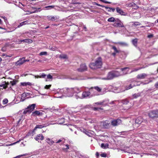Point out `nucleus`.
Returning a JSON list of instances; mask_svg holds the SVG:
<instances>
[{
    "label": "nucleus",
    "mask_w": 158,
    "mask_h": 158,
    "mask_svg": "<svg viewBox=\"0 0 158 158\" xmlns=\"http://www.w3.org/2000/svg\"><path fill=\"white\" fill-rule=\"evenodd\" d=\"M121 70L122 71H123V73H120L117 71L110 72L108 73L106 77L102 78V79L106 80H110L112 79L115 77L126 74L127 73L128 68L126 67L124 68H122L121 69Z\"/></svg>",
    "instance_id": "1"
},
{
    "label": "nucleus",
    "mask_w": 158,
    "mask_h": 158,
    "mask_svg": "<svg viewBox=\"0 0 158 158\" xmlns=\"http://www.w3.org/2000/svg\"><path fill=\"white\" fill-rule=\"evenodd\" d=\"M81 89L77 87L72 88H65L60 89V92L65 94L66 96L71 97L74 94L75 95L79 94L81 92Z\"/></svg>",
    "instance_id": "2"
},
{
    "label": "nucleus",
    "mask_w": 158,
    "mask_h": 158,
    "mask_svg": "<svg viewBox=\"0 0 158 158\" xmlns=\"http://www.w3.org/2000/svg\"><path fill=\"white\" fill-rule=\"evenodd\" d=\"M102 65V59L101 58H98L95 63H92L89 65L90 68L92 69H95L101 68Z\"/></svg>",
    "instance_id": "3"
},
{
    "label": "nucleus",
    "mask_w": 158,
    "mask_h": 158,
    "mask_svg": "<svg viewBox=\"0 0 158 158\" xmlns=\"http://www.w3.org/2000/svg\"><path fill=\"white\" fill-rule=\"evenodd\" d=\"M35 106V104H33L31 105H29L24 110L23 114H25L27 113H31L33 110Z\"/></svg>",
    "instance_id": "4"
},
{
    "label": "nucleus",
    "mask_w": 158,
    "mask_h": 158,
    "mask_svg": "<svg viewBox=\"0 0 158 158\" xmlns=\"http://www.w3.org/2000/svg\"><path fill=\"white\" fill-rule=\"evenodd\" d=\"M90 95V93L89 91H85L83 92L81 96L79 95L78 94L75 95V98L77 99L78 98H83L89 97Z\"/></svg>",
    "instance_id": "5"
},
{
    "label": "nucleus",
    "mask_w": 158,
    "mask_h": 158,
    "mask_svg": "<svg viewBox=\"0 0 158 158\" xmlns=\"http://www.w3.org/2000/svg\"><path fill=\"white\" fill-rule=\"evenodd\" d=\"M19 112L16 115V119L17 120V124H19L21 123L24 118V116Z\"/></svg>",
    "instance_id": "6"
},
{
    "label": "nucleus",
    "mask_w": 158,
    "mask_h": 158,
    "mask_svg": "<svg viewBox=\"0 0 158 158\" xmlns=\"http://www.w3.org/2000/svg\"><path fill=\"white\" fill-rule=\"evenodd\" d=\"M149 117L152 118L158 117V110H153L150 111L148 113Z\"/></svg>",
    "instance_id": "7"
},
{
    "label": "nucleus",
    "mask_w": 158,
    "mask_h": 158,
    "mask_svg": "<svg viewBox=\"0 0 158 158\" xmlns=\"http://www.w3.org/2000/svg\"><path fill=\"white\" fill-rule=\"evenodd\" d=\"M121 123V120L119 119H118L112 121L111 122V124L113 126H116L120 124Z\"/></svg>",
    "instance_id": "8"
},
{
    "label": "nucleus",
    "mask_w": 158,
    "mask_h": 158,
    "mask_svg": "<svg viewBox=\"0 0 158 158\" xmlns=\"http://www.w3.org/2000/svg\"><path fill=\"white\" fill-rule=\"evenodd\" d=\"M114 26L117 27H124V26L123 25V23L120 20L118 19H117V21L114 23Z\"/></svg>",
    "instance_id": "9"
},
{
    "label": "nucleus",
    "mask_w": 158,
    "mask_h": 158,
    "mask_svg": "<svg viewBox=\"0 0 158 158\" xmlns=\"http://www.w3.org/2000/svg\"><path fill=\"white\" fill-rule=\"evenodd\" d=\"M102 123V124L103 127L105 128H108L110 125V122L108 120H106L104 122H103Z\"/></svg>",
    "instance_id": "10"
},
{
    "label": "nucleus",
    "mask_w": 158,
    "mask_h": 158,
    "mask_svg": "<svg viewBox=\"0 0 158 158\" xmlns=\"http://www.w3.org/2000/svg\"><path fill=\"white\" fill-rule=\"evenodd\" d=\"M87 68L86 65L85 64H81L80 65V68L77 69L79 72H82L87 70Z\"/></svg>",
    "instance_id": "11"
},
{
    "label": "nucleus",
    "mask_w": 158,
    "mask_h": 158,
    "mask_svg": "<svg viewBox=\"0 0 158 158\" xmlns=\"http://www.w3.org/2000/svg\"><path fill=\"white\" fill-rule=\"evenodd\" d=\"M148 76V75L145 73L140 74L137 76V78L138 79H143Z\"/></svg>",
    "instance_id": "12"
},
{
    "label": "nucleus",
    "mask_w": 158,
    "mask_h": 158,
    "mask_svg": "<svg viewBox=\"0 0 158 158\" xmlns=\"http://www.w3.org/2000/svg\"><path fill=\"white\" fill-rule=\"evenodd\" d=\"M26 62L24 58L20 59L19 60L15 63V65H20L22 64L24 62Z\"/></svg>",
    "instance_id": "13"
},
{
    "label": "nucleus",
    "mask_w": 158,
    "mask_h": 158,
    "mask_svg": "<svg viewBox=\"0 0 158 158\" xmlns=\"http://www.w3.org/2000/svg\"><path fill=\"white\" fill-rule=\"evenodd\" d=\"M35 139L36 141H38L40 139L42 140L44 139V136L42 134H38L35 138Z\"/></svg>",
    "instance_id": "14"
},
{
    "label": "nucleus",
    "mask_w": 158,
    "mask_h": 158,
    "mask_svg": "<svg viewBox=\"0 0 158 158\" xmlns=\"http://www.w3.org/2000/svg\"><path fill=\"white\" fill-rule=\"evenodd\" d=\"M42 115V114L39 111H36L33 112L31 115L33 116H40Z\"/></svg>",
    "instance_id": "15"
},
{
    "label": "nucleus",
    "mask_w": 158,
    "mask_h": 158,
    "mask_svg": "<svg viewBox=\"0 0 158 158\" xmlns=\"http://www.w3.org/2000/svg\"><path fill=\"white\" fill-rule=\"evenodd\" d=\"M84 132L86 135L89 136H92L94 135V132L93 131H87L85 130Z\"/></svg>",
    "instance_id": "16"
},
{
    "label": "nucleus",
    "mask_w": 158,
    "mask_h": 158,
    "mask_svg": "<svg viewBox=\"0 0 158 158\" xmlns=\"http://www.w3.org/2000/svg\"><path fill=\"white\" fill-rule=\"evenodd\" d=\"M143 121V119L141 117H138L135 120V122L136 123L140 124Z\"/></svg>",
    "instance_id": "17"
},
{
    "label": "nucleus",
    "mask_w": 158,
    "mask_h": 158,
    "mask_svg": "<svg viewBox=\"0 0 158 158\" xmlns=\"http://www.w3.org/2000/svg\"><path fill=\"white\" fill-rule=\"evenodd\" d=\"M137 83H139V82H136V81H135L134 83H135V84H133V82H132V83L130 85V86H129V87H128L127 88V89H130L131 88H132L134 86H136V85H139V84H137Z\"/></svg>",
    "instance_id": "18"
},
{
    "label": "nucleus",
    "mask_w": 158,
    "mask_h": 158,
    "mask_svg": "<svg viewBox=\"0 0 158 158\" xmlns=\"http://www.w3.org/2000/svg\"><path fill=\"white\" fill-rule=\"evenodd\" d=\"M46 141L50 146L52 145L54 143L52 139L49 138H46Z\"/></svg>",
    "instance_id": "19"
},
{
    "label": "nucleus",
    "mask_w": 158,
    "mask_h": 158,
    "mask_svg": "<svg viewBox=\"0 0 158 158\" xmlns=\"http://www.w3.org/2000/svg\"><path fill=\"white\" fill-rule=\"evenodd\" d=\"M116 11L117 12L120 14L121 15H124V12L121 9H120L119 7H117L116 9Z\"/></svg>",
    "instance_id": "20"
},
{
    "label": "nucleus",
    "mask_w": 158,
    "mask_h": 158,
    "mask_svg": "<svg viewBox=\"0 0 158 158\" xmlns=\"http://www.w3.org/2000/svg\"><path fill=\"white\" fill-rule=\"evenodd\" d=\"M46 126L45 125H37L36 126L34 129L33 130V132L35 131L37 128H41L44 127H46Z\"/></svg>",
    "instance_id": "21"
},
{
    "label": "nucleus",
    "mask_w": 158,
    "mask_h": 158,
    "mask_svg": "<svg viewBox=\"0 0 158 158\" xmlns=\"http://www.w3.org/2000/svg\"><path fill=\"white\" fill-rule=\"evenodd\" d=\"M21 85L23 86H27V85L31 86V83L29 82H21Z\"/></svg>",
    "instance_id": "22"
},
{
    "label": "nucleus",
    "mask_w": 158,
    "mask_h": 158,
    "mask_svg": "<svg viewBox=\"0 0 158 158\" xmlns=\"http://www.w3.org/2000/svg\"><path fill=\"white\" fill-rule=\"evenodd\" d=\"M28 22V20H26L24 21H23L20 23V24L18 26V27H20L23 26V25H25L27 24V23Z\"/></svg>",
    "instance_id": "23"
},
{
    "label": "nucleus",
    "mask_w": 158,
    "mask_h": 158,
    "mask_svg": "<svg viewBox=\"0 0 158 158\" xmlns=\"http://www.w3.org/2000/svg\"><path fill=\"white\" fill-rule=\"evenodd\" d=\"M46 76V75L44 73H42L41 75H40V76H35V77L37 78H44Z\"/></svg>",
    "instance_id": "24"
},
{
    "label": "nucleus",
    "mask_w": 158,
    "mask_h": 158,
    "mask_svg": "<svg viewBox=\"0 0 158 158\" xmlns=\"http://www.w3.org/2000/svg\"><path fill=\"white\" fill-rule=\"evenodd\" d=\"M109 144L108 143H102L101 144V147L104 148H108Z\"/></svg>",
    "instance_id": "25"
},
{
    "label": "nucleus",
    "mask_w": 158,
    "mask_h": 158,
    "mask_svg": "<svg viewBox=\"0 0 158 158\" xmlns=\"http://www.w3.org/2000/svg\"><path fill=\"white\" fill-rule=\"evenodd\" d=\"M47 78L48 79H46L45 80L46 81H49L51 80L52 79V77L50 74H48L47 76Z\"/></svg>",
    "instance_id": "26"
},
{
    "label": "nucleus",
    "mask_w": 158,
    "mask_h": 158,
    "mask_svg": "<svg viewBox=\"0 0 158 158\" xmlns=\"http://www.w3.org/2000/svg\"><path fill=\"white\" fill-rule=\"evenodd\" d=\"M118 44L123 46H128V44L127 43L125 42H118Z\"/></svg>",
    "instance_id": "27"
},
{
    "label": "nucleus",
    "mask_w": 158,
    "mask_h": 158,
    "mask_svg": "<svg viewBox=\"0 0 158 158\" xmlns=\"http://www.w3.org/2000/svg\"><path fill=\"white\" fill-rule=\"evenodd\" d=\"M108 22H112L115 21V19L114 17H112L109 18L107 20Z\"/></svg>",
    "instance_id": "28"
},
{
    "label": "nucleus",
    "mask_w": 158,
    "mask_h": 158,
    "mask_svg": "<svg viewBox=\"0 0 158 158\" xmlns=\"http://www.w3.org/2000/svg\"><path fill=\"white\" fill-rule=\"evenodd\" d=\"M21 42H25L28 43H31L32 42V41L31 40L29 39H26L24 40H23L21 41Z\"/></svg>",
    "instance_id": "29"
},
{
    "label": "nucleus",
    "mask_w": 158,
    "mask_h": 158,
    "mask_svg": "<svg viewBox=\"0 0 158 158\" xmlns=\"http://www.w3.org/2000/svg\"><path fill=\"white\" fill-rule=\"evenodd\" d=\"M92 89H94L98 92H100L101 90V89L98 86H95L94 87H92Z\"/></svg>",
    "instance_id": "30"
},
{
    "label": "nucleus",
    "mask_w": 158,
    "mask_h": 158,
    "mask_svg": "<svg viewBox=\"0 0 158 158\" xmlns=\"http://www.w3.org/2000/svg\"><path fill=\"white\" fill-rule=\"evenodd\" d=\"M132 43L133 45L136 46H137V39H135L132 40Z\"/></svg>",
    "instance_id": "31"
},
{
    "label": "nucleus",
    "mask_w": 158,
    "mask_h": 158,
    "mask_svg": "<svg viewBox=\"0 0 158 158\" xmlns=\"http://www.w3.org/2000/svg\"><path fill=\"white\" fill-rule=\"evenodd\" d=\"M48 48L52 51H54L56 50L57 48L55 47H53L52 46H49Z\"/></svg>",
    "instance_id": "32"
},
{
    "label": "nucleus",
    "mask_w": 158,
    "mask_h": 158,
    "mask_svg": "<svg viewBox=\"0 0 158 158\" xmlns=\"http://www.w3.org/2000/svg\"><path fill=\"white\" fill-rule=\"evenodd\" d=\"M48 19L49 20L53 21L55 20V17L53 16H50L48 17Z\"/></svg>",
    "instance_id": "33"
},
{
    "label": "nucleus",
    "mask_w": 158,
    "mask_h": 158,
    "mask_svg": "<svg viewBox=\"0 0 158 158\" xmlns=\"http://www.w3.org/2000/svg\"><path fill=\"white\" fill-rule=\"evenodd\" d=\"M27 155H28L27 154H24L21 155H20L14 158H19L21 157L24 156H27Z\"/></svg>",
    "instance_id": "34"
},
{
    "label": "nucleus",
    "mask_w": 158,
    "mask_h": 158,
    "mask_svg": "<svg viewBox=\"0 0 158 158\" xmlns=\"http://www.w3.org/2000/svg\"><path fill=\"white\" fill-rule=\"evenodd\" d=\"M2 102L3 104H6L8 102V100L7 99L5 98L3 100Z\"/></svg>",
    "instance_id": "35"
},
{
    "label": "nucleus",
    "mask_w": 158,
    "mask_h": 158,
    "mask_svg": "<svg viewBox=\"0 0 158 158\" xmlns=\"http://www.w3.org/2000/svg\"><path fill=\"white\" fill-rule=\"evenodd\" d=\"M47 54V52H41L40 53V56L46 55Z\"/></svg>",
    "instance_id": "36"
},
{
    "label": "nucleus",
    "mask_w": 158,
    "mask_h": 158,
    "mask_svg": "<svg viewBox=\"0 0 158 158\" xmlns=\"http://www.w3.org/2000/svg\"><path fill=\"white\" fill-rule=\"evenodd\" d=\"M60 57L61 58L66 59L67 58V56L65 55H61L60 56Z\"/></svg>",
    "instance_id": "37"
},
{
    "label": "nucleus",
    "mask_w": 158,
    "mask_h": 158,
    "mask_svg": "<svg viewBox=\"0 0 158 158\" xmlns=\"http://www.w3.org/2000/svg\"><path fill=\"white\" fill-rule=\"evenodd\" d=\"M122 102L124 104H127L128 103V102L127 100H124L122 101Z\"/></svg>",
    "instance_id": "38"
},
{
    "label": "nucleus",
    "mask_w": 158,
    "mask_h": 158,
    "mask_svg": "<svg viewBox=\"0 0 158 158\" xmlns=\"http://www.w3.org/2000/svg\"><path fill=\"white\" fill-rule=\"evenodd\" d=\"M55 6L53 5L52 6H46L45 7V8H53ZM50 8H48V9H49Z\"/></svg>",
    "instance_id": "39"
},
{
    "label": "nucleus",
    "mask_w": 158,
    "mask_h": 158,
    "mask_svg": "<svg viewBox=\"0 0 158 158\" xmlns=\"http://www.w3.org/2000/svg\"><path fill=\"white\" fill-rule=\"evenodd\" d=\"M112 48L116 53H118L119 52L117 50V48L113 46Z\"/></svg>",
    "instance_id": "40"
},
{
    "label": "nucleus",
    "mask_w": 158,
    "mask_h": 158,
    "mask_svg": "<svg viewBox=\"0 0 158 158\" xmlns=\"http://www.w3.org/2000/svg\"><path fill=\"white\" fill-rule=\"evenodd\" d=\"M16 81H11L10 82V83H11V85H15L16 84Z\"/></svg>",
    "instance_id": "41"
},
{
    "label": "nucleus",
    "mask_w": 158,
    "mask_h": 158,
    "mask_svg": "<svg viewBox=\"0 0 158 158\" xmlns=\"http://www.w3.org/2000/svg\"><path fill=\"white\" fill-rule=\"evenodd\" d=\"M66 147H67L66 148H63V150L64 151H67V150H68V149H69V146L68 145V144H66Z\"/></svg>",
    "instance_id": "42"
},
{
    "label": "nucleus",
    "mask_w": 158,
    "mask_h": 158,
    "mask_svg": "<svg viewBox=\"0 0 158 158\" xmlns=\"http://www.w3.org/2000/svg\"><path fill=\"white\" fill-rule=\"evenodd\" d=\"M99 0L105 3H108V4L111 3V2L106 1L105 0Z\"/></svg>",
    "instance_id": "43"
},
{
    "label": "nucleus",
    "mask_w": 158,
    "mask_h": 158,
    "mask_svg": "<svg viewBox=\"0 0 158 158\" xmlns=\"http://www.w3.org/2000/svg\"><path fill=\"white\" fill-rule=\"evenodd\" d=\"M105 8L107 11L109 12L111 11V8L106 6L105 7Z\"/></svg>",
    "instance_id": "44"
},
{
    "label": "nucleus",
    "mask_w": 158,
    "mask_h": 158,
    "mask_svg": "<svg viewBox=\"0 0 158 158\" xmlns=\"http://www.w3.org/2000/svg\"><path fill=\"white\" fill-rule=\"evenodd\" d=\"M51 86V85H46L45 86L44 88L45 89H49Z\"/></svg>",
    "instance_id": "45"
},
{
    "label": "nucleus",
    "mask_w": 158,
    "mask_h": 158,
    "mask_svg": "<svg viewBox=\"0 0 158 158\" xmlns=\"http://www.w3.org/2000/svg\"><path fill=\"white\" fill-rule=\"evenodd\" d=\"M2 56H6V57H11L12 56V55H6V54H3L2 55Z\"/></svg>",
    "instance_id": "46"
},
{
    "label": "nucleus",
    "mask_w": 158,
    "mask_h": 158,
    "mask_svg": "<svg viewBox=\"0 0 158 158\" xmlns=\"http://www.w3.org/2000/svg\"><path fill=\"white\" fill-rule=\"evenodd\" d=\"M140 24H141L140 23H139L137 22H135L134 23V25L136 26H139L140 25Z\"/></svg>",
    "instance_id": "47"
},
{
    "label": "nucleus",
    "mask_w": 158,
    "mask_h": 158,
    "mask_svg": "<svg viewBox=\"0 0 158 158\" xmlns=\"http://www.w3.org/2000/svg\"><path fill=\"white\" fill-rule=\"evenodd\" d=\"M0 86L1 87L3 86V88L5 89H6L7 88V85H4V84H3L2 85H0Z\"/></svg>",
    "instance_id": "48"
},
{
    "label": "nucleus",
    "mask_w": 158,
    "mask_h": 158,
    "mask_svg": "<svg viewBox=\"0 0 158 158\" xmlns=\"http://www.w3.org/2000/svg\"><path fill=\"white\" fill-rule=\"evenodd\" d=\"M139 96V94H135L133 95V97L134 98H136L138 97Z\"/></svg>",
    "instance_id": "49"
},
{
    "label": "nucleus",
    "mask_w": 158,
    "mask_h": 158,
    "mask_svg": "<svg viewBox=\"0 0 158 158\" xmlns=\"http://www.w3.org/2000/svg\"><path fill=\"white\" fill-rule=\"evenodd\" d=\"M101 156L103 157H106V154L105 153H102L101 154Z\"/></svg>",
    "instance_id": "50"
},
{
    "label": "nucleus",
    "mask_w": 158,
    "mask_h": 158,
    "mask_svg": "<svg viewBox=\"0 0 158 158\" xmlns=\"http://www.w3.org/2000/svg\"><path fill=\"white\" fill-rule=\"evenodd\" d=\"M155 86L156 88H158V81L156 83Z\"/></svg>",
    "instance_id": "51"
},
{
    "label": "nucleus",
    "mask_w": 158,
    "mask_h": 158,
    "mask_svg": "<svg viewBox=\"0 0 158 158\" xmlns=\"http://www.w3.org/2000/svg\"><path fill=\"white\" fill-rule=\"evenodd\" d=\"M153 37V35L152 34H150L148 36V37L149 38H151Z\"/></svg>",
    "instance_id": "52"
},
{
    "label": "nucleus",
    "mask_w": 158,
    "mask_h": 158,
    "mask_svg": "<svg viewBox=\"0 0 158 158\" xmlns=\"http://www.w3.org/2000/svg\"><path fill=\"white\" fill-rule=\"evenodd\" d=\"M38 11L37 10H35L34 11H30V13L32 14L33 13H35L37 12Z\"/></svg>",
    "instance_id": "53"
},
{
    "label": "nucleus",
    "mask_w": 158,
    "mask_h": 158,
    "mask_svg": "<svg viewBox=\"0 0 158 158\" xmlns=\"http://www.w3.org/2000/svg\"><path fill=\"white\" fill-rule=\"evenodd\" d=\"M95 104L98 105H101L103 104V102H97L95 103Z\"/></svg>",
    "instance_id": "54"
},
{
    "label": "nucleus",
    "mask_w": 158,
    "mask_h": 158,
    "mask_svg": "<svg viewBox=\"0 0 158 158\" xmlns=\"http://www.w3.org/2000/svg\"><path fill=\"white\" fill-rule=\"evenodd\" d=\"M32 8L33 10H38L40 9V8H36L34 7H32Z\"/></svg>",
    "instance_id": "55"
},
{
    "label": "nucleus",
    "mask_w": 158,
    "mask_h": 158,
    "mask_svg": "<svg viewBox=\"0 0 158 158\" xmlns=\"http://www.w3.org/2000/svg\"><path fill=\"white\" fill-rule=\"evenodd\" d=\"M94 110H98L99 109H101V108H94Z\"/></svg>",
    "instance_id": "56"
},
{
    "label": "nucleus",
    "mask_w": 158,
    "mask_h": 158,
    "mask_svg": "<svg viewBox=\"0 0 158 158\" xmlns=\"http://www.w3.org/2000/svg\"><path fill=\"white\" fill-rule=\"evenodd\" d=\"M62 139H59L57 142H56V143H59L62 142Z\"/></svg>",
    "instance_id": "57"
},
{
    "label": "nucleus",
    "mask_w": 158,
    "mask_h": 158,
    "mask_svg": "<svg viewBox=\"0 0 158 158\" xmlns=\"http://www.w3.org/2000/svg\"><path fill=\"white\" fill-rule=\"evenodd\" d=\"M96 155L97 157H98L99 156V154L98 152H97Z\"/></svg>",
    "instance_id": "58"
},
{
    "label": "nucleus",
    "mask_w": 158,
    "mask_h": 158,
    "mask_svg": "<svg viewBox=\"0 0 158 158\" xmlns=\"http://www.w3.org/2000/svg\"><path fill=\"white\" fill-rule=\"evenodd\" d=\"M115 10V9L114 8H111V11H112V12H114Z\"/></svg>",
    "instance_id": "59"
},
{
    "label": "nucleus",
    "mask_w": 158,
    "mask_h": 158,
    "mask_svg": "<svg viewBox=\"0 0 158 158\" xmlns=\"http://www.w3.org/2000/svg\"><path fill=\"white\" fill-rule=\"evenodd\" d=\"M83 28H84V29L85 31L86 30V27H85V26H84Z\"/></svg>",
    "instance_id": "60"
},
{
    "label": "nucleus",
    "mask_w": 158,
    "mask_h": 158,
    "mask_svg": "<svg viewBox=\"0 0 158 158\" xmlns=\"http://www.w3.org/2000/svg\"><path fill=\"white\" fill-rule=\"evenodd\" d=\"M3 18L5 20H6L7 19L6 18V17H3Z\"/></svg>",
    "instance_id": "61"
},
{
    "label": "nucleus",
    "mask_w": 158,
    "mask_h": 158,
    "mask_svg": "<svg viewBox=\"0 0 158 158\" xmlns=\"http://www.w3.org/2000/svg\"><path fill=\"white\" fill-rule=\"evenodd\" d=\"M2 51H3V52H4V51H5V50L4 49V48H2Z\"/></svg>",
    "instance_id": "62"
},
{
    "label": "nucleus",
    "mask_w": 158,
    "mask_h": 158,
    "mask_svg": "<svg viewBox=\"0 0 158 158\" xmlns=\"http://www.w3.org/2000/svg\"><path fill=\"white\" fill-rule=\"evenodd\" d=\"M98 4V3H97L96 2H94V5H97V6Z\"/></svg>",
    "instance_id": "63"
},
{
    "label": "nucleus",
    "mask_w": 158,
    "mask_h": 158,
    "mask_svg": "<svg viewBox=\"0 0 158 158\" xmlns=\"http://www.w3.org/2000/svg\"><path fill=\"white\" fill-rule=\"evenodd\" d=\"M9 82H7V83H6V85H7V86L9 84Z\"/></svg>",
    "instance_id": "64"
}]
</instances>
